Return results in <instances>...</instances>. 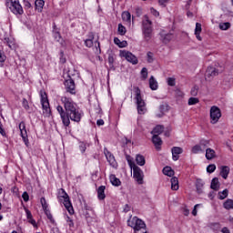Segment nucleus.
<instances>
[{
	"label": "nucleus",
	"instance_id": "1",
	"mask_svg": "<svg viewBox=\"0 0 233 233\" xmlns=\"http://www.w3.org/2000/svg\"><path fill=\"white\" fill-rule=\"evenodd\" d=\"M61 101L64 104L66 117L71 121L79 123L81 121V113L76 108V103L66 96H62Z\"/></svg>",
	"mask_w": 233,
	"mask_h": 233
},
{
	"label": "nucleus",
	"instance_id": "2",
	"mask_svg": "<svg viewBox=\"0 0 233 233\" xmlns=\"http://www.w3.org/2000/svg\"><path fill=\"white\" fill-rule=\"evenodd\" d=\"M127 225L134 228L135 233H147V224L141 218H137V217L128 219Z\"/></svg>",
	"mask_w": 233,
	"mask_h": 233
},
{
	"label": "nucleus",
	"instance_id": "3",
	"mask_svg": "<svg viewBox=\"0 0 233 233\" xmlns=\"http://www.w3.org/2000/svg\"><path fill=\"white\" fill-rule=\"evenodd\" d=\"M127 159L131 170H133L134 179L137 181V183H138V185H143V171L141 170V168H139V167L136 165V162L132 160L130 156L127 157Z\"/></svg>",
	"mask_w": 233,
	"mask_h": 233
},
{
	"label": "nucleus",
	"instance_id": "4",
	"mask_svg": "<svg viewBox=\"0 0 233 233\" xmlns=\"http://www.w3.org/2000/svg\"><path fill=\"white\" fill-rule=\"evenodd\" d=\"M5 6L15 15H23V6L19 4V0H5Z\"/></svg>",
	"mask_w": 233,
	"mask_h": 233
},
{
	"label": "nucleus",
	"instance_id": "5",
	"mask_svg": "<svg viewBox=\"0 0 233 233\" xmlns=\"http://www.w3.org/2000/svg\"><path fill=\"white\" fill-rule=\"evenodd\" d=\"M133 92L135 93V99L137 101V112L140 115L145 114L147 112V107L145 106V100L141 97V89L139 87H133Z\"/></svg>",
	"mask_w": 233,
	"mask_h": 233
},
{
	"label": "nucleus",
	"instance_id": "6",
	"mask_svg": "<svg viewBox=\"0 0 233 233\" xmlns=\"http://www.w3.org/2000/svg\"><path fill=\"white\" fill-rule=\"evenodd\" d=\"M59 198H64V207H66L67 212L69 214H74V207H72V202L70 201V197H68V194L66 193V191H65V189L61 188L59 190Z\"/></svg>",
	"mask_w": 233,
	"mask_h": 233
},
{
	"label": "nucleus",
	"instance_id": "7",
	"mask_svg": "<svg viewBox=\"0 0 233 233\" xmlns=\"http://www.w3.org/2000/svg\"><path fill=\"white\" fill-rule=\"evenodd\" d=\"M41 103H42V108L43 112L46 116H50V103L48 102V96H46V93L41 91Z\"/></svg>",
	"mask_w": 233,
	"mask_h": 233
},
{
	"label": "nucleus",
	"instance_id": "8",
	"mask_svg": "<svg viewBox=\"0 0 233 233\" xmlns=\"http://www.w3.org/2000/svg\"><path fill=\"white\" fill-rule=\"evenodd\" d=\"M221 118V109L218 107L217 106H213L210 108V119L212 125H216L218 121Z\"/></svg>",
	"mask_w": 233,
	"mask_h": 233
},
{
	"label": "nucleus",
	"instance_id": "9",
	"mask_svg": "<svg viewBox=\"0 0 233 233\" xmlns=\"http://www.w3.org/2000/svg\"><path fill=\"white\" fill-rule=\"evenodd\" d=\"M120 56L125 57L128 63H132V65H137V57L134 56L131 52L128 51H121Z\"/></svg>",
	"mask_w": 233,
	"mask_h": 233
},
{
	"label": "nucleus",
	"instance_id": "10",
	"mask_svg": "<svg viewBox=\"0 0 233 233\" xmlns=\"http://www.w3.org/2000/svg\"><path fill=\"white\" fill-rule=\"evenodd\" d=\"M56 110L60 114L63 125H65V127H68L70 125V119H68V116H66V112H65L63 106H57Z\"/></svg>",
	"mask_w": 233,
	"mask_h": 233
},
{
	"label": "nucleus",
	"instance_id": "11",
	"mask_svg": "<svg viewBox=\"0 0 233 233\" xmlns=\"http://www.w3.org/2000/svg\"><path fill=\"white\" fill-rule=\"evenodd\" d=\"M219 75V71L216 69V67L208 66L206 71V79L210 81L212 77H216V76Z\"/></svg>",
	"mask_w": 233,
	"mask_h": 233
},
{
	"label": "nucleus",
	"instance_id": "12",
	"mask_svg": "<svg viewBox=\"0 0 233 233\" xmlns=\"http://www.w3.org/2000/svg\"><path fill=\"white\" fill-rule=\"evenodd\" d=\"M65 86L66 92H68L69 94H76V83L72 78L65 81Z\"/></svg>",
	"mask_w": 233,
	"mask_h": 233
},
{
	"label": "nucleus",
	"instance_id": "13",
	"mask_svg": "<svg viewBox=\"0 0 233 233\" xmlns=\"http://www.w3.org/2000/svg\"><path fill=\"white\" fill-rule=\"evenodd\" d=\"M152 143H153L156 150H157V152H159V150H161V147L163 146V140L161 139V137L157 136V135H153Z\"/></svg>",
	"mask_w": 233,
	"mask_h": 233
},
{
	"label": "nucleus",
	"instance_id": "14",
	"mask_svg": "<svg viewBox=\"0 0 233 233\" xmlns=\"http://www.w3.org/2000/svg\"><path fill=\"white\" fill-rule=\"evenodd\" d=\"M171 153L173 161H177L179 159V156L183 154V149L180 147H173L171 148Z\"/></svg>",
	"mask_w": 233,
	"mask_h": 233
},
{
	"label": "nucleus",
	"instance_id": "15",
	"mask_svg": "<svg viewBox=\"0 0 233 233\" xmlns=\"http://www.w3.org/2000/svg\"><path fill=\"white\" fill-rule=\"evenodd\" d=\"M196 189L198 194H203V188H205V181L201 178L196 180Z\"/></svg>",
	"mask_w": 233,
	"mask_h": 233
},
{
	"label": "nucleus",
	"instance_id": "16",
	"mask_svg": "<svg viewBox=\"0 0 233 233\" xmlns=\"http://www.w3.org/2000/svg\"><path fill=\"white\" fill-rule=\"evenodd\" d=\"M228 174H230V167L228 166L220 167V176L223 179H228Z\"/></svg>",
	"mask_w": 233,
	"mask_h": 233
},
{
	"label": "nucleus",
	"instance_id": "17",
	"mask_svg": "<svg viewBox=\"0 0 233 233\" xmlns=\"http://www.w3.org/2000/svg\"><path fill=\"white\" fill-rule=\"evenodd\" d=\"M160 37H161L162 43L167 45V44L170 43V41H172V37H174V35H172L170 33H167V34L161 33Z\"/></svg>",
	"mask_w": 233,
	"mask_h": 233
},
{
	"label": "nucleus",
	"instance_id": "18",
	"mask_svg": "<svg viewBox=\"0 0 233 233\" xmlns=\"http://www.w3.org/2000/svg\"><path fill=\"white\" fill-rule=\"evenodd\" d=\"M216 158V151L210 147L206 149V159L208 161H212V159Z\"/></svg>",
	"mask_w": 233,
	"mask_h": 233
},
{
	"label": "nucleus",
	"instance_id": "19",
	"mask_svg": "<svg viewBox=\"0 0 233 233\" xmlns=\"http://www.w3.org/2000/svg\"><path fill=\"white\" fill-rule=\"evenodd\" d=\"M106 188V187H105V186H100L97 188V198L100 201H103V199H105V198H106V195H105Z\"/></svg>",
	"mask_w": 233,
	"mask_h": 233
},
{
	"label": "nucleus",
	"instance_id": "20",
	"mask_svg": "<svg viewBox=\"0 0 233 233\" xmlns=\"http://www.w3.org/2000/svg\"><path fill=\"white\" fill-rule=\"evenodd\" d=\"M164 130H165V127H163L161 125H157V127H155L153 128V130L151 131V134L153 136H159V135L163 134Z\"/></svg>",
	"mask_w": 233,
	"mask_h": 233
},
{
	"label": "nucleus",
	"instance_id": "21",
	"mask_svg": "<svg viewBox=\"0 0 233 233\" xmlns=\"http://www.w3.org/2000/svg\"><path fill=\"white\" fill-rule=\"evenodd\" d=\"M198 146L200 147V148L203 149L204 152H206L207 148H208V147H210V140L202 138V139H200Z\"/></svg>",
	"mask_w": 233,
	"mask_h": 233
},
{
	"label": "nucleus",
	"instance_id": "22",
	"mask_svg": "<svg viewBox=\"0 0 233 233\" xmlns=\"http://www.w3.org/2000/svg\"><path fill=\"white\" fill-rule=\"evenodd\" d=\"M105 154L109 165H111V167H116V158L114 157V155L108 151Z\"/></svg>",
	"mask_w": 233,
	"mask_h": 233
},
{
	"label": "nucleus",
	"instance_id": "23",
	"mask_svg": "<svg viewBox=\"0 0 233 233\" xmlns=\"http://www.w3.org/2000/svg\"><path fill=\"white\" fill-rule=\"evenodd\" d=\"M171 189L179 190V180L176 177H171Z\"/></svg>",
	"mask_w": 233,
	"mask_h": 233
},
{
	"label": "nucleus",
	"instance_id": "24",
	"mask_svg": "<svg viewBox=\"0 0 233 233\" xmlns=\"http://www.w3.org/2000/svg\"><path fill=\"white\" fill-rule=\"evenodd\" d=\"M210 188L215 191L219 190V179L218 177H214L211 180Z\"/></svg>",
	"mask_w": 233,
	"mask_h": 233
},
{
	"label": "nucleus",
	"instance_id": "25",
	"mask_svg": "<svg viewBox=\"0 0 233 233\" xmlns=\"http://www.w3.org/2000/svg\"><path fill=\"white\" fill-rule=\"evenodd\" d=\"M201 30H202L201 24L200 23H197L196 24V27H195V35H196L198 41H201V39H202L201 35H200Z\"/></svg>",
	"mask_w": 233,
	"mask_h": 233
},
{
	"label": "nucleus",
	"instance_id": "26",
	"mask_svg": "<svg viewBox=\"0 0 233 233\" xmlns=\"http://www.w3.org/2000/svg\"><path fill=\"white\" fill-rule=\"evenodd\" d=\"M109 179L114 187L121 186V180H119V178H117L116 175H110Z\"/></svg>",
	"mask_w": 233,
	"mask_h": 233
},
{
	"label": "nucleus",
	"instance_id": "27",
	"mask_svg": "<svg viewBox=\"0 0 233 233\" xmlns=\"http://www.w3.org/2000/svg\"><path fill=\"white\" fill-rule=\"evenodd\" d=\"M149 88L151 90H157L158 88L157 81L156 80V78H154V76H151L149 78Z\"/></svg>",
	"mask_w": 233,
	"mask_h": 233
},
{
	"label": "nucleus",
	"instance_id": "28",
	"mask_svg": "<svg viewBox=\"0 0 233 233\" xmlns=\"http://www.w3.org/2000/svg\"><path fill=\"white\" fill-rule=\"evenodd\" d=\"M162 172L165 176H168V177H172V176L175 174L174 169L168 166L165 167Z\"/></svg>",
	"mask_w": 233,
	"mask_h": 233
},
{
	"label": "nucleus",
	"instance_id": "29",
	"mask_svg": "<svg viewBox=\"0 0 233 233\" xmlns=\"http://www.w3.org/2000/svg\"><path fill=\"white\" fill-rule=\"evenodd\" d=\"M114 43H115V45H117V46H119V48H125L128 46V43L127 41H125V40L121 41L117 37L114 38Z\"/></svg>",
	"mask_w": 233,
	"mask_h": 233
},
{
	"label": "nucleus",
	"instance_id": "30",
	"mask_svg": "<svg viewBox=\"0 0 233 233\" xmlns=\"http://www.w3.org/2000/svg\"><path fill=\"white\" fill-rule=\"evenodd\" d=\"M54 37L58 43H60L62 46H65V40H63V37L61 36V33H59V31L54 32Z\"/></svg>",
	"mask_w": 233,
	"mask_h": 233
},
{
	"label": "nucleus",
	"instance_id": "31",
	"mask_svg": "<svg viewBox=\"0 0 233 233\" xmlns=\"http://www.w3.org/2000/svg\"><path fill=\"white\" fill-rule=\"evenodd\" d=\"M35 10L43 12V6H45V0H35Z\"/></svg>",
	"mask_w": 233,
	"mask_h": 233
},
{
	"label": "nucleus",
	"instance_id": "32",
	"mask_svg": "<svg viewBox=\"0 0 233 233\" xmlns=\"http://www.w3.org/2000/svg\"><path fill=\"white\" fill-rule=\"evenodd\" d=\"M152 21L147 19V37H152Z\"/></svg>",
	"mask_w": 233,
	"mask_h": 233
},
{
	"label": "nucleus",
	"instance_id": "33",
	"mask_svg": "<svg viewBox=\"0 0 233 233\" xmlns=\"http://www.w3.org/2000/svg\"><path fill=\"white\" fill-rule=\"evenodd\" d=\"M223 207L226 210H233V200L230 198L227 199L224 202Z\"/></svg>",
	"mask_w": 233,
	"mask_h": 233
},
{
	"label": "nucleus",
	"instance_id": "34",
	"mask_svg": "<svg viewBox=\"0 0 233 233\" xmlns=\"http://www.w3.org/2000/svg\"><path fill=\"white\" fill-rule=\"evenodd\" d=\"M191 152L192 154H203L205 151H203L199 144H197L191 148Z\"/></svg>",
	"mask_w": 233,
	"mask_h": 233
},
{
	"label": "nucleus",
	"instance_id": "35",
	"mask_svg": "<svg viewBox=\"0 0 233 233\" xmlns=\"http://www.w3.org/2000/svg\"><path fill=\"white\" fill-rule=\"evenodd\" d=\"M122 19H123V21H126L127 23H130V20L132 19V15L127 11L123 12Z\"/></svg>",
	"mask_w": 233,
	"mask_h": 233
},
{
	"label": "nucleus",
	"instance_id": "36",
	"mask_svg": "<svg viewBox=\"0 0 233 233\" xmlns=\"http://www.w3.org/2000/svg\"><path fill=\"white\" fill-rule=\"evenodd\" d=\"M136 161L140 167H143L146 163L145 157L141 155H137Z\"/></svg>",
	"mask_w": 233,
	"mask_h": 233
},
{
	"label": "nucleus",
	"instance_id": "37",
	"mask_svg": "<svg viewBox=\"0 0 233 233\" xmlns=\"http://www.w3.org/2000/svg\"><path fill=\"white\" fill-rule=\"evenodd\" d=\"M228 198V189H224L223 191L218 192V199H226Z\"/></svg>",
	"mask_w": 233,
	"mask_h": 233
},
{
	"label": "nucleus",
	"instance_id": "38",
	"mask_svg": "<svg viewBox=\"0 0 233 233\" xmlns=\"http://www.w3.org/2000/svg\"><path fill=\"white\" fill-rule=\"evenodd\" d=\"M230 26H231L230 22L220 23L218 25L220 30H228Z\"/></svg>",
	"mask_w": 233,
	"mask_h": 233
},
{
	"label": "nucleus",
	"instance_id": "39",
	"mask_svg": "<svg viewBox=\"0 0 233 233\" xmlns=\"http://www.w3.org/2000/svg\"><path fill=\"white\" fill-rule=\"evenodd\" d=\"M117 32L120 35H125V34H127V27H125L122 24H118Z\"/></svg>",
	"mask_w": 233,
	"mask_h": 233
},
{
	"label": "nucleus",
	"instance_id": "40",
	"mask_svg": "<svg viewBox=\"0 0 233 233\" xmlns=\"http://www.w3.org/2000/svg\"><path fill=\"white\" fill-rule=\"evenodd\" d=\"M86 147H88V144H86V142H79V150L82 152V154H85V152L86 151Z\"/></svg>",
	"mask_w": 233,
	"mask_h": 233
},
{
	"label": "nucleus",
	"instance_id": "41",
	"mask_svg": "<svg viewBox=\"0 0 233 233\" xmlns=\"http://www.w3.org/2000/svg\"><path fill=\"white\" fill-rule=\"evenodd\" d=\"M198 103H199V98H198V97H190L188 99L187 105H189V106H192V105H198Z\"/></svg>",
	"mask_w": 233,
	"mask_h": 233
},
{
	"label": "nucleus",
	"instance_id": "42",
	"mask_svg": "<svg viewBox=\"0 0 233 233\" xmlns=\"http://www.w3.org/2000/svg\"><path fill=\"white\" fill-rule=\"evenodd\" d=\"M46 218L51 221V223H55L54 217H52V213H50V209H44Z\"/></svg>",
	"mask_w": 233,
	"mask_h": 233
},
{
	"label": "nucleus",
	"instance_id": "43",
	"mask_svg": "<svg viewBox=\"0 0 233 233\" xmlns=\"http://www.w3.org/2000/svg\"><path fill=\"white\" fill-rule=\"evenodd\" d=\"M20 134H21L23 140L25 141V143L26 145V141H28V135L26 133V129L20 131Z\"/></svg>",
	"mask_w": 233,
	"mask_h": 233
},
{
	"label": "nucleus",
	"instance_id": "44",
	"mask_svg": "<svg viewBox=\"0 0 233 233\" xmlns=\"http://www.w3.org/2000/svg\"><path fill=\"white\" fill-rule=\"evenodd\" d=\"M207 172H208V174L216 172V166L214 164L208 165L207 167Z\"/></svg>",
	"mask_w": 233,
	"mask_h": 233
},
{
	"label": "nucleus",
	"instance_id": "45",
	"mask_svg": "<svg viewBox=\"0 0 233 233\" xmlns=\"http://www.w3.org/2000/svg\"><path fill=\"white\" fill-rule=\"evenodd\" d=\"M167 85H168V86H176V78L168 77L167 78Z\"/></svg>",
	"mask_w": 233,
	"mask_h": 233
},
{
	"label": "nucleus",
	"instance_id": "46",
	"mask_svg": "<svg viewBox=\"0 0 233 233\" xmlns=\"http://www.w3.org/2000/svg\"><path fill=\"white\" fill-rule=\"evenodd\" d=\"M147 63L154 62V54L152 52H148L147 55Z\"/></svg>",
	"mask_w": 233,
	"mask_h": 233
},
{
	"label": "nucleus",
	"instance_id": "47",
	"mask_svg": "<svg viewBox=\"0 0 233 233\" xmlns=\"http://www.w3.org/2000/svg\"><path fill=\"white\" fill-rule=\"evenodd\" d=\"M40 203L44 210H46L48 208V205L46 204V199L45 198H42L40 199Z\"/></svg>",
	"mask_w": 233,
	"mask_h": 233
},
{
	"label": "nucleus",
	"instance_id": "48",
	"mask_svg": "<svg viewBox=\"0 0 233 233\" xmlns=\"http://www.w3.org/2000/svg\"><path fill=\"white\" fill-rule=\"evenodd\" d=\"M85 45L86 46H87L88 48H91V46H94V41L92 39H86L85 41Z\"/></svg>",
	"mask_w": 233,
	"mask_h": 233
},
{
	"label": "nucleus",
	"instance_id": "49",
	"mask_svg": "<svg viewBox=\"0 0 233 233\" xmlns=\"http://www.w3.org/2000/svg\"><path fill=\"white\" fill-rule=\"evenodd\" d=\"M142 32L144 34V37H147V24L145 20L142 21Z\"/></svg>",
	"mask_w": 233,
	"mask_h": 233
},
{
	"label": "nucleus",
	"instance_id": "50",
	"mask_svg": "<svg viewBox=\"0 0 233 233\" xmlns=\"http://www.w3.org/2000/svg\"><path fill=\"white\" fill-rule=\"evenodd\" d=\"M150 13L152 14V15H154L155 17H159V13L157 10H156L154 7L150 8Z\"/></svg>",
	"mask_w": 233,
	"mask_h": 233
},
{
	"label": "nucleus",
	"instance_id": "51",
	"mask_svg": "<svg viewBox=\"0 0 233 233\" xmlns=\"http://www.w3.org/2000/svg\"><path fill=\"white\" fill-rule=\"evenodd\" d=\"M136 14H137V17H141V15H143V9L141 7H137Z\"/></svg>",
	"mask_w": 233,
	"mask_h": 233
},
{
	"label": "nucleus",
	"instance_id": "52",
	"mask_svg": "<svg viewBox=\"0 0 233 233\" xmlns=\"http://www.w3.org/2000/svg\"><path fill=\"white\" fill-rule=\"evenodd\" d=\"M22 198L24 199V201L26 203L29 201L30 199V196H28V193L27 192H24L23 195H22Z\"/></svg>",
	"mask_w": 233,
	"mask_h": 233
},
{
	"label": "nucleus",
	"instance_id": "53",
	"mask_svg": "<svg viewBox=\"0 0 233 233\" xmlns=\"http://www.w3.org/2000/svg\"><path fill=\"white\" fill-rule=\"evenodd\" d=\"M22 105L24 108H25V110H28V108H30V106H28V100H26L25 98L23 99Z\"/></svg>",
	"mask_w": 233,
	"mask_h": 233
},
{
	"label": "nucleus",
	"instance_id": "54",
	"mask_svg": "<svg viewBox=\"0 0 233 233\" xmlns=\"http://www.w3.org/2000/svg\"><path fill=\"white\" fill-rule=\"evenodd\" d=\"M168 1H170V0H158V5H160V6H163L165 8V6H167V3H168Z\"/></svg>",
	"mask_w": 233,
	"mask_h": 233
},
{
	"label": "nucleus",
	"instance_id": "55",
	"mask_svg": "<svg viewBox=\"0 0 233 233\" xmlns=\"http://www.w3.org/2000/svg\"><path fill=\"white\" fill-rule=\"evenodd\" d=\"M191 96H198V86H194L191 89Z\"/></svg>",
	"mask_w": 233,
	"mask_h": 233
},
{
	"label": "nucleus",
	"instance_id": "56",
	"mask_svg": "<svg viewBox=\"0 0 233 233\" xmlns=\"http://www.w3.org/2000/svg\"><path fill=\"white\" fill-rule=\"evenodd\" d=\"M198 207H199V204L194 206V208L192 210V216H198Z\"/></svg>",
	"mask_w": 233,
	"mask_h": 233
},
{
	"label": "nucleus",
	"instance_id": "57",
	"mask_svg": "<svg viewBox=\"0 0 233 233\" xmlns=\"http://www.w3.org/2000/svg\"><path fill=\"white\" fill-rule=\"evenodd\" d=\"M66 221H67V223H69L68 226L70 228L74 227V220H72V218H70V217H66Z\"/></svg>",
	"mask_w": 233,
	"mask_h": 233
},
{
	"label": "nucleus",
	"instance_id": "58",
	"mask_svg": "<svg viewBox=\"0 0 233 233\" xmlns=\"http://www.w3.org/2000/svg\"><path fill=\"white\" fill-rule=\"evenodd\" d=\"M6 61V56L0 52V63H5Z\"/></svg>",
	"mask_w": 233,
	"mask_h": 233
},
{
	"label": "nucleus",
	"instance_id": "59",
	"mask_svg": "<svg viewBox=\"0 0 233 233\" xmlns=\"http://www.w3.org/2000/svg\"><path fill=\"white\" fill-rule=\"evenodd\" d=\"M19 130H20V132L23 131V130H26V127L25 126V122H21L19 124Z\"/></svg>",
	"mask_w": 233,
	"mask_h": 233
},
{
	"label": "nucleus",
	"instance_id": "60",
	"mask_svg": "<svg viewBox=\"0 0 233 233\" xmlns=\"http://www.w3.org/2000/svg\"><path fill=\"white\" fill-rule=\"evenodd\" d=\"M0 134L1 136H3L4 137H6V132L5 131V129L3 128V126L0 125Z\"/></svg>",
	"mask_w": 233,
	"mask_h": 233
},
{
	"label": "nucleus",
	"instance_id": "61",
	"mask_svg": "<svg viewBox=\"0 0 233 233\" xmlns=\"http://www.w3.org/2000/svg\"><path fill=\"white\" fill-rule=\"evenodd\" d=\"M25 214H26L27 219H32V212H30V210L25 209Z\"/></svg>",
	"mask_w": 233,
	"mask_h": 233
},
{
	"label": "nucleus",
	"instance_id": "62",
	"mask_svg": "<svg viewBox=\"0 0 233 233\" xmlns=\"http://www.w3.org/2000/svg\"><path fill=\"white\" fill-rule=\"evenodd\" d=\"M96 125H97V127H103V125H105V120H103V119H98V120L96 121Z\"/></svg>",
	"mask_w": 233,
	"mask_h": 233
},
{
	"label": "nucleus",
	"instance_id": "63",
	"mask_svg": "<svg viewBox=\"0 0 233 233\" xmlns=\"http://www.w3.org/2000/svg\"><path fill=\"white\" fill-rule=\"evenodd\" d=\"M183 214H184V216H188V214H190V210H188V208H184Z\"/></svg>",
	"mask_w": 233,
	"mask_h": 233
},
{
	"label": "nucleus",
	"instance_id": "64",
	"mask_svg": "<svg viewBox=\"0 0 233 233\" xmlns=\"http://www.w3.org/2000/svg\"><path fill=\"white\" fill-rule=\"evenodd\" d=\"M222 233H230V230L228 229V228L224 227L221 230Z\"/></svg>",
	"mask_w": 233,
	"mask_h": 233
}]
</instances>
